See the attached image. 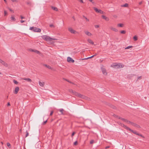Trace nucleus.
<instances>
[{"label":"nucleus","instance_id":"obj_1","mask_svg":"<svg viewBox=\"0 0 149 149\" xmlns=\"http://www.w3.org/2000/svg\"><path fill=\"white\" fill-rule=\"evenodd\" d=\"M72 92L75 95H76L77 96H78L80 97H81L82 98L86 100H90V99L89 98L87 97L86 96H85L84 95H82L81 94H79L78 93H77L75 91H73L72 90H71Z\"/></svg>","mask_w":149,"mask_h":149},{"label":"nucleus","instance_id":"obj_2","mask_svg":"<svg viewBox=\"0 0 149 149\" xmlns=\"http://www.w3.org/2000/svg\"><path fill=\"white\" fill-rule=\"evenodd\" d=\"M29 29L35 32H40L41 31L40 28L35 27H30Z\"/></svg>","mask_w":149,"mask_h":149},{"label":"nucleus","instance_id":"obj_3","mask_svg":"<svg viewBox=\"0 0 149 149\" xmlns=\"http://www.w3.org/2000/svg\"><path fill=\"white\" fill-rule=\"evenodd\" d=\"M44 40L47 41L48 43H52V41L53 40H57V39L55 38H43Z\"/></svg>","mask_w":149,"mask_h":149},{"label":"nucleus","instance_id":"obj_4","mask_svg":"<svg viewBox=\"0 0 149 149\" xmlns=\"http://www.w3.org/2000/svg\"><path fill=\"white\" fill-rule=\"evenodd\" d=\"M68 30L72 34H76L78 33V32L73 29L71 27H69L68 28Z\"/></svg>","mask_w":149,"mask_h":149},{"label":"nucleus","instance_id":"obj_5","mask_svg":"<svg viewBox=\"0 0 149 149\" xmlns=\"http://www.w3.org/2000/svg\"><path fill=\"white\" fill-rule=\"evenodd\" d=\"M101 69L103 74L105 75H107V73L106 70L103 67L101 68Z\"/></svg>","mask_w":149,"mask_h":149},{"label":"nucleus","instance_id":"obj_6","mask_svg":"<svg viewBox=\"0 0 149 149\" xmlns=\"http://www.w3.org/2000/svg\"><path fill=\"white\" fill-rule=\"evenodd\" d=\"M67 61L68 62L70 63H74V60L71 58L69 57H68Z\"/></svg>","mask_w":149,"mask_h":149},{"label":"nucleus","instance_id":"obj_7","mask_svg":"<svg viewBox=\"0 0 149 149\" xmlns=\"http://www.w3.org/2000/svg\"><path fill=\"white\" fill-rule=\"evenodd\" d=\"M116 65V69L122 68L124 67V65L121 63L117 64Z\"/></svg>","mask_w":149,"mask_h":149},{"label":"nucleus","instance_id":"obj_8","mask_svg":"<svg viewBox=\"0 0 149 149\" xmlns=\"http://www.w3.org/2000/svg\"><path fill=\"white\" fill-rule=\"evenodd\" d=\"M0 63H1V64L4 65L5 66H7V63L1 59H0Z\"/></svg>","mask_w":149,"mask_h":149},{"label":"nucleus","instance_id":"obj_9","mask_svg":"<svg viewBox=\"0 0 149 149\" xmlns=\"http://www.w3.org/2000/svg\"><path fill=\"white\" fill-rule=\"evenodd\" d=\"M19 90V88L18 87H16L14 91V93L15 94H17V93Z\"/></svg>","mask_w":149,"mask_h":149},{"label":"nucleus","instance_id":"obj_10","mask_svg":"<svg viewBox=\"0 0 149 149\" xmlns=\"http://www.w3.org/2000/svg\"><path fill=\"white\" fill-rule=\"evenodd\" d=\"M114 116L115 117H116L119 119H120L121 120H123V121H124V122H126V121H127V120L125 119H124V118H120L119 116H118L116 115H114Z\"/></svg>","mask_w":149,"mask_h":149},{"label":"nucleus","instance_id":"obj_11","mask_svg":"<svg viewBox=\"0 0 149 149\" xmlns=\"http://www.w3.org/2000/svg\"><path fill=\"white\" fill-rule=\"evenodd\" d=\"M110 28L111 30H112L113 31H114L115 32H116L118 31V30L116 28L113 27L112 26H111L110 27Z\"/></svg>","mask_w":149,"mask_h":149},{"label":"nucleus","instance_id":"obj_12","mask_svg":"<svg viewBox=\"0 0 149 149\" xmlns=\"http://www.w3.org/2000/svg\"><path fill=\"white\" fill-rule=\"evenodd\" d=\"M121 125L123 127L125 128L127 130H129V129L130 128L129 127H127L125 125H124V124H123L122 123H121Z\"/></svg>","mask_w":149,"mask_h":149},{"label":"nucleus","instance_id":"obj_13","mask_svg":"<svg viewBox=\"0 0 149 149\" xmlns=\"http://www.w3.org/2000/svg\"><path fill=\"white\" fill-rule=\"evenodd\" d=\"M22 79L27 81L28 82H31L32 81L29 78H23Z\"/></svg>","mask_w":149,"mask_h":149},{"label":"nucleus","instance_id":"obj_14","mask_svg":"<svg viewBox=\"0 0 149 149\" xmlns=\"http://www.w3.org/2000/svg\"><path fill=\"white\" fill-rule=\"evenodd\" d=\"M39 84L41 86H44L45 85V83L43 82H41L40 81H39Z\"/></svg>","mask_w":149,"mask_h":149},{"label":"nucleus","instance_id":"obj_15","mask_svg":"<svg viewBox=\"0 0 149 149\" xmlns=\"http://www.w3.org/2000/svg\"><path fill=\"white\" fill-rule=\"evenodd\" d=\"M102 17L103 19H104L107 21H108L109 20V19L108 17H106L104 15H103L102 16Z\"/></svg>","mask_w":149,"mask_h":149},{"label":"nucleus","instance_id":"obj_16","mask_svg":"<svg viewBox=\"0 0 149 149\" xmlns=\"http://www.w3.org/2000/svg\"><path fill=\"white\" fill-rule=\"evenodd\" d=\"M85 33L88 36H91L92 35V34L91 33L88 31H86Z\"/></svg>","mask_w":149,"mask_h":149},{"label":"nucleus","instance_id":"obj_17","mask_svg":"<svg viewBox=\"0 0 149 149\" xmlns=\"http://www.w3.org/2000/svg\"><path fill=\"white\" fill-rule=\"evenodd\" d=\"M129 130L130 131H131L134 134H136V135H138V133H137L136 131H134L132 130H131L130 128L129 129Z\"/></svg>","mask_w":149,"mask_h":149},{"label":"nucleus","instance_id":"obj_18","mask_svg":"<svg viewBox=\"0 0 149 149\" xmlns=\"http://www.w3.org/2000/svg\"><path fill=\"white\" fill-rule=\"evenodd\" d=\"M52 8L55 11H57L58 10V8L55 7L54 6H52Z\"/></svg>","mask_w":149,"mask_h":149},{"label":"nucleus","instance_id":"obj_19","mask_svg":"<svg viewBox=\"0 0 149 149\" xmlns=\"http://www.w3.org/2000/svg\"><path fill=\"white\" fill-rule=\"evenodd\" d=\"M43 65H44L45 67H47V68H48V69H51L52 68L51 67H50L49 65H48L47 64H44Z\"/></svg>","mask_w":149,"mask_h":149},{"label":"nucleus","instance_id":"obj_20","mask_svg":"<svg viewBox=\"0 0 149 149\" xmlns=\"http://www.w3.org/2000/svg\"><path fill=\"white\" fill-rule=\"evenodd\" d=\"M117 64L116 63H113V64L111 66V67H113L114 68H116V65Z\"/></svg>","mask_w":149,"mask_h":149},{"label":"nucleus","instance_id":"obj_21","mask_svg":"<svg viewBox=\"0 0 149 149\" xmlns=\"http://www.w3.org/2000/svg\"><path fill=\"white\" fill-rule=\"evenodd\" d=\"M132 125L136 127L137 128H140V126L139 125H138L137 124H136V123H134V124H132Z\"/></svg>","mask_w":149,"mask_h":149},{"label":"nucleus","instance_id":"obj_22","mask_svg":"<svg viewBox=\"0 0 149 149\" xmlns=\"http://www.w3.org/2000/svg\"><path fill=\"white\" fill-rule=\"evenodd\" d=\"M88 41L89 43H90L92 45H93L94 42H93V41L92 40H91L88 39Z\"/></svg>","mask_w":149,"mask_h":149},{"label":"nucleus","instance_id":"obj_23","mask_svg":"<svg viewBox=\"0 0 149 149\" xmlns=\"http://www.w3.org/2000/svg\"><path fill=\"white\" fill-rule=\"evenodd\" d=\"M10 18L11 20L13 21H15L16 20V19L14 16H11Z\"/></svg>","mask_w":149,"mask_h":149},{"label":"nucleus","instance_id":"obj_24","mask_svg":"<svg viewBox=\"0 0 149 149\" xmlns=\"http://www.w3.org/2000/svg\"><path fill=\"white\" fill-rule=\"evenodd\" d=\"M58 110L61 113V114H63V111H64V110L63 109H58Z\"/></svg>","mask_w":149,"mask_h":149},{"label":"nucleus","instance_id":"obj_25","mask_svg":"<svg viewBox=\"0 0 149 149\" xmlns=\"http://www.w3.org/2000/svg\"><path fill=\"white\" fill-rule=\"evenodd\" d=\"M126 122L128 124H131L132 125V124H134V123H133V122H131L129 120H127Z\"/></svg>","mask_w":149,"mask_h":149},{"label":"nucleus","instance_id":"obj_26","mask_svg":"<svg viewBox=\"0 0 149 149\" xmlns=\"http://www.w3.org/2000/svg\"><path fill=\"white\" fill-rule=\"evenodd\" d=\"M128 6V4L126 3L123 5H122L121 6L123 7H127Z\"/></svg>","mask_w":149,"mask_h":149},{"label":"nucleus","instance_id":"obj_27","mask_svg":"<svg viewBox=\"0 0 149 149\" xmlns=\"http://www.w3.org/2000/svg\"><path fill=\"white\" fill-rule=\"evenodd\" d=\"M93 8L96 12L97 13H98V12H99V10L97 8L95 7H93Z\"/></svg>","mask_w":149,"mask_h":149},{"label":"nucleus","instance_id":"obj_28","mask_svg":"<svg viewBox=\"0 0 149 149\" xmlns=\"http://www.w3.org/2000/svg\"><path fill=\"white\" fill-rule=\"evenodd\" d=\"M132 47H133V46H129L125 48V49H127Z\"/></svg>","mask_w":149,"mask_h":149},{"label":"nucleus","instance_id":"obj_29","mask_svg":"<svg viewBox=\"0 0 149 149\" xmlns=\"http://www.w3.org/2000/svg\"><path fill=\"white\" fill-rule=\"evenodd\" d=\"M33 52H34L38 54H40V52L39 51H38L34 49Z\"/></svg>","mask_w":149,"mask_h":149},{"label":"nucleus","instance_id":"obj_30","mask_svg":"<svg viewBox=\"0 0 149 149\" xmlns=\"http://www.w3.org/2000/svg\"><path fill=\"white\" fill-rule=\"evenodd\" d=\"M118 26L119 27H123V24H118Z\"/></svg>","mask_w":149,"mask_h":149},{"label":"nucleus","instance_id":"obj_31","mask_svg":"<svg viewBox=\"0 0 149 149\" xmlns=\"http://www.w3.org/2000/svg\"><path fill=\"white\" fill-rule=\"evenodd\" d=\"M13 82L14 83V84H17L18 83V82L17 81H16L15 80H13Z\"/></svg>","mask_w":149,"mask_h":149},{"label":"nucleus","instance_id":"obj_32","mask_svg":"<svg viewBox=\"0 0 149 149\" xmlns=\"http://www.w3.org/2000/svg\"><path fill=\"white\" fill-rule=\"evenodd\" d=\"M98 11L99 12H98V13H99L100 14H103V11H102L101 10H99Z\"/></svg>","mask_w":149,"mask_h":149},{"label":"nucleus","instance_id":"obj_33","mask_svg":"<svg viewBox=\"0 0 149 149\" xmlns=\"http://www.w3.org/2000/svg\"><path fill=\"white\" fill-rule=\"evenodd\" d=\"M7 15V13L6 10H4V16H6Z\"/></svg>","mask_w":149,"mask_h":149},{"label":"nucleus","instance_id":"obj_34","mask_svg":"<svg viewBox=\"0 0 149 149\" xmlns=\"http://www.w3.org/2000/svg\"><path fill=\"white\" fill-rule=\"evenodd\" d=\"M126 33V31L124 30L122 31H120V33L122 34H125Z\"/></svg>","mask_w":149,"mask_h":149},{"label":"nucleus","instance_id":"obj_35","mask_svg":"<svg viewBox=\"0 0 149 149\" xmlns=\"http://www.w3.org/2000/svg\"><path fill=\"white\" fill-rule=\"evenodd\" d=\"M141 79V76H139L137 77V80H139Z\"/></svg>","mask_w":149,"mask_h":149},{"label":"nucleus","instance_id":"obj_36","mask_svg":"<svg viewBox=\"0 0 149 149\" xmlns=\"http://www.w3.org/2000/svg\"><path fill=\"white\" fill-rule=\"evenodd\" d=\"M94 142V140H92L90 142V143L91 144H92Z\"/></svg>","mask_w":149,"mask_h":149},{"label":"nucleus","instance_id":"obj_37","mask_svg":"<svg viewBox=\"0 0 149 149\" xmlns=\"http://www.w3.org/2000/svg\"><path fill=\"white\" fill-rule=\"evenodd\" d=\"M28 50L29 51L33 52L34 49H29Z\"/></svg>","mask_w":149,"mask_h":149},{"label":"nucleus","instance_id":"obj_38","mask_svg":"<svg viewBox=\"0 0 149 149\" xmlns=\"http://www.w3.org/2000/svg\"><path fill=\"white\" fill-rule=\"evenodd\" d=\"M49 26L51 27H54V26L52 24H51L49 25Z\"/></svg>","mask_w":149,"mask_h":149},{"label":"nucleus","instance_id":"obj_39","mask_svg":"<svg viewBox=\"0 0 149 149\" xmlns=\"http://www.w3.org/2000/svg\"><path fill=\"white\" fill-rule=\"evenodd\" d=\"M26 137H27L29 135V133L28 132H27V131H26Z\"/></svg>","mask_w":149,"mask_h":149},{"label":"nucleus","instance_id":"obj_40","mask_svg":"<svg viewBox=\"0 0 149 149\" xmlns=\"http://www.w3.org/2000/svg\"><path fill=\"white\" fill-rule=\"evenodd\" d=\"M95 28H98L99 27V25H95Z\"/></svg>","mask_w":149,"mask_h":149},{"label":"nucleus","instance_id":"obj_41","mask_svg":"<svg viewBox=\"0 0 149 149\" xmlns=\"http://www.w3.org/2000/svg\"><path fill=\"white\" fill-rule=\"evenodd\" d=\"M138 135L140 136L143 138H144V137L142 135H141L140 134H139V133L138 134Z\"/></svg>","mask_w":149,"mask_h":149},{"label":"nucleus","instance_id":"obj_42","mask_svg":"<svg viewBox=\"0 0 149 149\" xmlns=\"http://www.w3.org/2000/svg\"><path fill=\"white\" fill-rule=\"evenodd\" d=\"M77 141H75L74 143V145H77Z\"/></svg>","mask_w":149,"mask_h":149},{"label":"nucleus","instance_id":"obj_43","mask_svg":"<svg viewBox=\"0 0 149 149\" xmlns=\"http://www.w3.org/2000/svg\"><path fill=\"white\" fill-rule=\"evenodd\" d=\"M27 4L31 5V2H28L27 3Z\"/></svg>","mask_w":149,"mask_h":149},{"label":"nucleus","instance_id":"obj_44","mask_svg":"<svg viewBox=\"0 0 149 149\" xmlns=\"http://www.w3.org/2000/svg\"><path fill=\"white\" fill-rule=\"evenodd\" d=\"M88 59V58H84L81 59V60H87V59Z\"/></svg>","mask_w":149,"mask_h":149},{"label":"nucleus","instance_id":"obj_45","mask_svg":"<svg viewBox=\"0 0 149 149\" xmlns=\"http://www.w3.org/2000/svg\"><path fill=\"white\" fill-rule=\"evenodd\" d=\"M134 41H136L138 40V38H133Z\"/></svg>","mask_w":149,"mask_h":149},{"label":"nucleus","instance_id":"obj_46","mask_svg":"<svg viewBox=\"0 0 149 149\" xmlns=\"http://www.w3.org/2000/svg\"><path fill=\"white\" fill-rule=\"evenodd\" d=\"M94 56H91L88 57V59L92 58Z\"/></svg>","mask_w":149,"mask_h":149},{"label":"nucleus","instance_id":"obj_47","mask_svg":"<svg viewBox=\"0 0 149 149\" xmlns=\"http://www.w3.org/2000/svg\"><path fill=\"white\" fill-rule=\"evenodd\" d=\"M75 134V132H73L72 134V137Z\"/></svg>","mask_w":149,"mask_h":149},{"label":"nucleus","instance_id":"obj_48","mask_svg":"<svg viewBox=\"0 0 149 149\" xmlns=\"http://www.w3.org/2000/svg\"><path fill=\"white\" fill-rule=\"evenodd\" d=\"M90 2H92L93 3H94V1H93V0H89Z\"/></svg>","mask_w":149,"mask_h":149},{"label":"nucleus","instance_id":"obj_49","mask_svg":"<svg viewBox=\"0 0 149 149\" xmlns=\"http://www.w3.org/2000/svg\"><path fill=\"white\" fill-rule=\"evenodd\" d=\"M84 17H85V19H86V20L87 21H89V19H88L87 18H86V17H85L84 16Z\"/></svg>","mask_w":149,"mask_h":149},{"label":"nucleus","instance_id":"obj_50","mask_svg":"<svg viewBox=\"0 0 149 149\" xmlns=\"http://www.w3.org/2000/svg\"><path fill=\"white\" fill-rule=\"evenodd\" d=\"M53 113V111H51V112L50 113V116H52V114Z\"/></svg>","mask_w":149,"mask_h":149},{"label":"nucleus","instance_id":"obj_51","mask_svg":"<svg viewBox=\"0 0 149 149\" xmlns=\"http://www.w3.org/2000/svg\"><path fill=\"white\" fill-rule=\"evenodd\" d=\"M47 120H46L43 123V125H44V124H45L46 123H47Z\"/></svg>","mask_w":149,"mask_h":149},{"label":"nucleus","instance_id":"obj_52","mask_svg":"<svg viewBox=\"0 0 149 149\" xmlns=\"http://www.w3.org/2000/svg\"><path fill=\"white\" fill-rule=\"evenodd\" d=\"M13 2H16L17 1V0H11Z\"/></svg>","mask_w":149,"mask_h":149},{"label":"nucleus","instance_id":"obj_53","mask_svg":"<svg viewBox=\"0 0 149 149\" xmlns=\"http://www.w3.org/2000/svg\"><path fill=\"white\" fill-rule=\"evenodd\" d=\"M142 1H140V2L139 3V5H141V4H142Z\"/></svg>","mask_w":149,"mask_h":149},{"label":"nucleus","instance_id":"obj_54","mask_svg":"<svg viewBox=\"0 0 149 149\" xmlns=\"http://www.w3.org/2000/svg\"><path fill=\"white\" fill-rule=\"evenodd\" d=\"M110 147L109 146H107L105 148V149H107Z\"/></svg>","mask_w":149,"mask_h":149},{"label":"nucleus","instance_id":"obj_55","mask_svg":"<svg viewBox=\"0 0 149 149\" xmlns=\"http://www.w3.org/2000/svg\"><path fill=\"white\" fill-rule=\"evenodd\" d=\"M64 79L66 81H67L68 82H69L70 83H71V82L69 81L68 80H67V79Z\"/></svg>","mask_w":149,"mask_h":149},{"label":"nucleus","instance_id":"obj_56","mask_svg":"<svg viewBox=\"0 0 149 149\" xmlns=\"http://www.w3.org/2000/svg\"><path fill=\"white\" fill-rule=\"evenodd\" d=\"M21 19H24V17H23L22 16H21Z\"/></svg>","mask_w":149,"mask_h":149},{"label":"nucleus","instance_id":"obj_57","mask_svg":"<svg viewBox=\"0 0 149 149\" xmlns=\"http://www.w3.org/2000/svg\"><path fill=\"white\" fill-rule=\"evenodd\" d=\"M20 22L21 23H23L24 22V21L22 20L20 21Z\"/></svg>","mask_w":149,"mask_h":149},{"label":"nucleus","instance_id":"obj_58","mask_svg":"<svg viewBox=\"0 0 149 149\" xmlns=\"http://www.w3.org/2000/svg\"><path fill=\"white\" fill-rule=\"evenodd\" d=\"M7 146L8 147H9V143H7Z\"/></svg>","mask_w":149,"mask_h":149},{"label":"nucleus","instance_id":"obj_59","mask_svg":"<svg viewBox=\"0 0 149 149\" xmlns=\"http://www.w3.org/2000/svg\"><path fill=\"white\" fill-rule=\"evenodd\" d=\"M45 36V37H46V38H47V37H49V36Z\"/></svg>","mask_w":149,"mask_h":149},{"label":"nucleus","instance_id":"obj_60","mask_svg":"<svg viewBox=\"0 0 149 149\" xmlns=\"http://www.w3.org/2000/svg\"><path fill=\"white\" fill-rule=\"evenodd\" d=\"M7 105L8 106H9V102H8L7 104Z\"/></svg>","mask_w":149,"mask_h":149},{"label":"nucleus","instance_id":"obj_61","mask_svg":"<svg viewBox=\"0 0 149 149\" xmlns=\"http://www.w3.org/2000/svg\"><path fill=\"white\" fill-rule=\"evenodd\" d=\"M4 1H5V3H7V1H6V0H4Z\"/></svg>","mask_w":149,"mask_h":149},{"label":"nucleus","instance_id":"obj_62","mask_svg":"<svg viewBox=\"0 0 149 149\" xmlns=\"http://www.w3.org/2000/svg\"><path fill=\"white\" fill-rule=\"evenodd\" d=\"M72 18L74 19V20H75V18L74 16L72 17Z\"/></svg>","mask_w":149,"mask_h":149},{"label":"nucleus","instance_id":"obj_63","mask_svg":"<svg viewBox=\"0 0 149 149\" xmlns=\"http://www.w3.org/2000/svg\"><path fill=\"white\" fill-rule=\"evenodd\" d=\"M133 37L135 38V37H137L136 36H135Z\"/></svg>","mask_w":149,"mask_h":149},{"label":"nucleus","instance_id":"obj_64","mask_svg":"<svg viewBox=\"0 0 149 149\" xmlns=\"http://www.w3.org/2000/svg\"><path fill=\"white\" fill-rule=\"evenodd\" d=\"M1 143L2 144H3V142H1Z\"/></svg>","mask_w":149,"mask_h":149}]
</instances>
